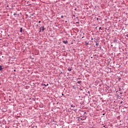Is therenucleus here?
I'll return each instance as SVG.
<instances>
[{"label": "nucleus", "instance_id": "1", "mask_svg": "<svg viewBox=\"0 0 128 128\" xmlns=\"http://www.w3.org/2000/svg\"><path fill=\"white\" fill-rule=\"evenodd\" d=\"M114 44H116L118 42V41L116 40H114L113 42Z\"/></svg>", "mask_w": 128, "mask_h": 128}, {"label": "nucleus", "instance_id": "2", "mask_svg": "<svg viewBox=\"0 0 128 128\" xmlns=\"http://www.w3.org/2000/svg\"><path fill=\"white\" fill-rule=\"evenodd\" d=\"M40 28L42 29V32L44 30V26L41 27Z\"/></svg>", "mask_w": 128, "mask_h": 128}, {"label": "nucleus", "instance_id": "3", "mask_svg": "<svg viewBox=\"0 0 128 128\" xmlns=\"http://www.w3.org/2000/svg\"><path fill=\"white\" fill-rule=\"evenodd\" d=\"M20 32H22V28H21L20 29Z\"/></svg>", "mask_w": 128, "mask_h": 128}, {"label": "nucleus", "instance_id": "4", "mask_svg": "<svg viewBox=\"0 0 128 128\" xmlns=\"http://www.w3.org/2000/svg\"><path fill=\"white\" fill-rule=\"evenodd\" d=\"M63 42H64V44H68V41H66V40H64V41Z\"/></svg>", "mask_w": 128, "mask_h": 128}, {"label": "nucleus", "instance_id": "5", "mask_svg": "<svg viewBox=\"0 0 128 128\" xmlns=\"http://www.w3.org/2000/svg\"><path fill=\"white\" fill-rule=\"evenodd\" d=\"M76 106H74V104L71 105V108H75Z\"/></svg>", "mask_w": 128, "mask_h": 128}, {"label": "nucleus", "instance_id": "6", "mask_svg": "<svg viewBox=\"0 0 128 128\" xmlns=\"http://www.w3.org/2000/svg\"><path fill=\"white\" fill-rule=\"evenodd\" d=\"M2 70V66H0V70Z\"/></svg>", "mask_w": 128, "mask_h": 128}, {"label": "nucleus", "instance_id": "7", "mask_svg": "<svg viewBox=\"0 0 128 128\" xmlns=\"http://www.w3.org/2000/svg\"><path fill=\"white\" fill-rule=\"evenodd\" d=\"M82 82V81H78V84H80Z\"/></svg>", "mask_w": 128, "mask_h": 128}, {"label": "nucleus", "instance_id": "8", "mask_svg": "<svg viewBox=\"0 0 128 128\" xmlns=\"http://www.w3.org/2000/svg\"><path fill=\"white\" fill-rule=\"evenodd\" d=\"M61 18H64V16H61Z\"/></svg>", "mask_w": 128, "mask_h": 128}, {"label": "nucleus", "instance_id": "9", "mask_svg": "<svg viewBox=\"0 0 128 128\" xmlns=\"http://www.w3.org/2000/svg\"><path fill=\"white\" fill-rule=\"evenodd\" d=\"M96 46H98V42L96 43Z\"/></svg>", "mask_w": 128, "mask_h": 128}, {"label": "nucleus", "instance_id": "10", "mask_svg": "<svg viewBox=\"0 0 128 128\" xmlns=\"http://www.w3.org/2000/svg\"><path fill=\"white\" fill-rule=\"evenodd\" d=\"M99 30H102V27H100Z\"/></svg>", "mask_w": 128, "mask_h": 128}, {"label": "nucleus", "instance_id": "11", "mask_svg": "<svg viewBox=\"0 0 128 128\" xmlns=\"http://www.w3.org/2000/svg\"><path fill=\"white\" fill-rule=\"evenodd\" d=\"M38 23H39V24H40V21H39V22H38Z\"/></svg>", "mask_w": 128, "mask_h": 128}, {"label": "nucleus", "instance_id": "12", "mask_svg": "<svg viewBox=\"0 0 128 128\" xmlns=\"http://www.w3.org/2000/svg\"><path fill=\"white\" fill-rule=\"evenodd\" d=\"M70 70H69V72H70Z\"/></svg>", "mask_w": 128, "mask_h": 128}, {"label": "nucleus", "instance_id": "13", "mask_svg": "<svg viewBox=\"0 0 128 128\" xmlns=\"http://www.w3.org/2000/svg\"><path fill=\"white\" fill-rule=\"evenodd\" d=\"M70 70H69V72H70Z\"/></svg>", "mask_w": 128, "mask_h": 128}, {"label": "nucleus", "instance_id": "14", "mask_svg": "<svg viewBox=\"0 0 128 128\" xmlns=\"http://www.w3.org/2000/svg\"><path fill=\"white\" fill-rule=\"evenodd\" d=\"M97 20H98V18H97Z\"/></svg>", "mask_w": 128, "mask_h": 128}, {"label": "nucleus", "instance_id": "15", "mask_svg": "<svg viewBox=\"0 0 128 128\" xmlns=\"http://www.w3.org/2000/svg\"><path fill=\"white\" fill-rule=\"evenodd\" d=\"M62 96H64V94H62Z\"/></svg>", "mask_w": 128, "mask_h": 128}, {"label": "nucleus", "instance_id": "16", "mask_svg": "<svg viewBox=\"0 0 128 128\" xmlns=\"http://www.w3.org/2000/svg\"><path fill=\"white\" fill-rule=\"evenodd\" d=\"M16 14H14V15H16Z\"/></svg>", "mask_w": 128, "mask_h": 128}, {"label": "nucleus", "instance_id": "17", "mask_svg": "<svg viewBox=\"0 0 128 128\" xmlns=\"http://www.w3.org/2000/svg\"><path fill=\"white\" fill-rule=\"evenodd\" d=\"M16 14H14V15H16Z\"/></svg>", "mask_w": 128, "mask_h": 128}, {"label": "nucleus", "instance_id": "18", "mask_svg": "<svg viewBox=\"0 0 128 128\" xmlns=\"http://www.w3.org/2000/svg\"><path fill=\"white\" fill-rule=\"evenodd\" d=\"M16 14H14V15H16Z\"/></svg>", "mask_w": 128, "mask_h": 128}]
</instances>
